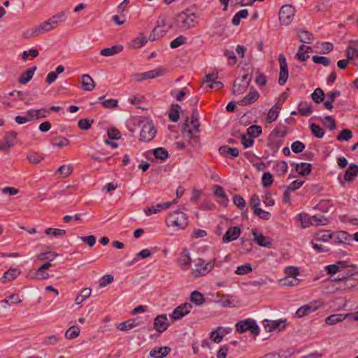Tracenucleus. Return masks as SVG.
<instances>
[{"label": "nucleus", "instance_id": "f257e3e1", "mask_svg": "<svg viewBox=\"0 0 358 358\" xmlns=\"http://www.w3.org/2000/svg\"><path fill=\"white\" fill-rule=\"evenodd\" d=\"M58 24L59 22L57 20H49L44 21L34 28L27 29L24 32H23L22 37L25 39L36 38L41 34L54 29L55 27L58 25Z\"/></svg>", "mask_w": 358, "mask_h": 358}, {"label": "nucleus", "instance_id": "f03ea898", "mask_svg": "<svg viewBox=\"0 0 358 358\" xmlns=\"http://www.w3.org/2000/svg\"><path fill=\"white\" fill-rule=\"evenodd\" d=\"M165 222L168 227L185 229L188 225V217L180 210H175L168 214Z\"/></svg>", "mask_w": 358, "mask_h": 358}, {"label": "nucleus", "instance_id": "7ed1b4c3", "mask_svg": "<svg viewBox=\"0 0 358 358\" xmlns=\"http://www.w3.org/2000/svg\"><path fill=\"white\" fill-rule=\"evenodd\" d=\"M235 329L240 334L249 331L250 334L255 336H258L260 332V329L257 324V322L251 318L238 321L235 324Z\"/></svg>", "mask_w": 358, "mask_h": 358}, {"label": "nucleus", "instance_id": "20e7f679", "mask_svg": "<svg viewBox=\"0 0 358 358\" xmlns=\"http://www.w3.org/2000/svg\"><path fill=\"white\" fill-rule=\"evenodd\" d=\"M195 262V269L193 270L192 273L195 278H198L201 275H205L213 268L216 259L206 263L203 259L199 258Z\"/></svg>", "mask_w": 358, "mask_h": 358}, {"label": "nucleus", "instance_id": "39448f33", "mask_svg": "<svg viewBox=\"0 0 358 358\" xmlns=\"http://www.w3.org/2000/svg\"><path fill=\"white\" fill-rule=\"evenodd\" d=\"M295 8L290 5H283L279 11V20L281 25L288 26L295 15Z\"/></svg>", "mask_w": 358, "mask_h": 358}, {"label": "nucleus", "instance_id": "423d86ee", "mask_svg": "<svg viewBox=\"0 0 358 358\" xmlns=\"http://www.w3.org/2000/svg\"><path fill=\"white\" fill-rule=\"evenodd\" d=\"M157 129L152 122H146L142 127L140 133V141L149 142L156 136Z\"/></svg>", "mask_w": 358, "mask_h": 358}, {"label": "nucleus", "instance_id": "0eeeda50", "mask_svg": "<svg viewBox=\"0 0 358 358\" xmlns=\"http://www.w3.org/2000/svg\"><path fill=\"white\" fill-rule=\"evenodd\" d=\"M195 13L187 14L185 12L179 13L177 16L178 23H180V27L182 30H188L195 26Z\"/></svg>", "mask_w": 358, "mask_h": 358}, {"label": "nucleus", "instance_id": "6e6552de", "mask_svg": "<svg viewBox=\"0 0 358 358\" xmlns=\"http://www.w3.org/2000/svg\"><path fill=\"white\" fill-rule=\"evenodd\" d=\"M189 120L187 118L185 122L183 125L182 134L183 137L188 141L189 144L192 148H196L199 145V136L194 134V131L191 129H187L189 127Z\"/></svg>", "mask_w": 358, "mask_h": 358}, {"label": "nucleus", "instance_id": "1a4fd4ad", "mask_svg": "<svg viewBox=\"0 0 358 358\" xmlns=\"http://www.w3.org/2000/svg\"><path fill=\"white\" fill-rule=\"evenodd\" d=\"M278 60L280 69L278 83L280 85H283L286 83L288 78L287 63L285 55L282 54L278 56Z\"/></svg>", "mask_w": 358, "mask_h": 358}, {"label": "nucleus", "instance_id": "9d476101", "mask_svg": "<svg viewBox=\"0 0 358 358\" xmlns=\"http://www.w3.org/2000/svg\"><path fill=\"white\" fill-rule=\"evenodd\" d=\"M353 275L354 274L350 271L348 273L347 275H343V282L340 286L336 289V290H350L355 287L358 282L354 278H352Z\"/></svg>", "mask_w": 358, "mask_h": 358}, {"label": "nucleus", "instance_id": "9b49d317", "mask_svg": "<svg viewBox=\"0 0 358 358\" xmlns=\"http://www.w3.org/2000/svg\"><path fill=\"white\" fill-rule=\"evenodd\" d=\"M169 325L170 324L168 322L167 315L166 314L157 315L153 323L154 329L159 333L165 331Z\"/></svg>", "mask_w": 358, "mask_h": 358}, {"label": "nucleus", "instance_id": "f8f14e48", "mask_svg": "<svg viewBox=\"0 0 358 358\" xmlns=\"http://www.w3.org/2000/svg\"><path fill=\"white\" fill-rule=\"evenodd\" d=\"M259 97V92L252 87L250 88L249 93L244 98L238 101V104L241 106L251 105L255 103Z\"/></svg>", "mask_w": 358, "mask_h": 358}, {"label": "nucleus", "instance_id": "ddd939ff", "mask_svg": "<svg viewBox=\"0 0 358 358\" xmlns=\"http://www.w3.org/2000/svg\"><path fill=\"white\" fill-rule=\"evenodd\" d=\"M241 232L239 227H230L222 237V242L226 243L236 240Z\"/></svg>", "mask_w": 358, "mask_h": 358}, {"label": "nucleus", "instance_id": "4468645a", "mask_svg": "<svg viewBox=\"0 0 358 358\" xmlns=\"http://www.w3.org/2000/svg\"><path fill=\"white\" fill-rule=\"evenodd\" d=\"M334 242L336 243L349 244L352 240V236L348 232L340 231L336 233H332V238Z\"/></svg>", "mask_w": 358, "mask_h": 358}, {"label": "nucleus", "instance_id": "2eb2a0df", "mask_svg": "<svg viewBox=\"0 0 358 358\" xmlns=\"http://www.w3.org/2000/svg\"><path fill=\"white\" fill-rule=\"evenodd\" d=\"M252 233L254 236V240L257 242V243L259 245L269 248L272 247L273 243L269 237L263 236L261 234H259L256 229H253L252 230Z\"/></svg>", "mask_w": 358, "mask_h": 358}, {"label": "nucleus", "instance_id": "dca6fc26", "mask_svg": "<svg viewBox=\"0 0 358 358\" xmlns=\"http://www.w3.org/2000/svg\"><path fill=\"white\" fill-rule=\"evenodd\" d=\"M21 273V271L18 268H10L6 271L1 278V281L3 284H6L8 282H12L15 280L17 276Z\"/></svg>", "mask_w": 358, "mask_h": 358}, {"label": "nucleus", "instance_id": "f3484780", "mask_svg": "<svg viewBox=\"0 0 358 358\" xmlns=\"http://www.w3.org/2000/svg\"><path fill=\"white\" fill-rule=\"evenodd\" d=\"M358 175V165L356 164H350L348 169L345 171L343 180L345 182H351L354 181L355 177Z\"/></svg>", "mask_w": 358, "mask_h": 358}, {"label": "nucleus", "instance_id": "a211bd4d", "mask_svg": "<svg viewBox=\"0 0 358 358\" xmlns=\"http://www.w3.org/2000/svg\"><path fill=\"white\" fill-rule=\"evenodd\" d=\"M80 83L84 90L91 92L95 88V83L88 74H83L80 78Z\"/></svg>", "mask_w": 358, "mask_h": 358}, {"label": "nucleus", "instance_id": "6ab92c4d", "mask_svg": "<svg viewBox=\"0 0 358 358\" xmlns=\"http://www.w3.org/2000/svg\"><path fill=\"white\" fill-rule=\"evenodd\" d=\"M48 110L45 108H42L39 110H28L26 112V115L29 116V119L30 121L33 120H38L41 118H45L48 117Z\"/></svg>", "mask_w": 358, "mask_h": 358}, {"label": "nucleus", "instance_id": "aec40b11", "mask_svg": "<svg viewBox=\"0 0 358 358\" xmlns=\"http://www.w3.org/2000/svg\"><path fill=\"white\" fill-rule=\"evenodd\" d=\"M297 37L300 42L310 44L314 39L313 34L306 29L296 30Z\"/></svg>", "mask_w": 358, "mask_h": 358}, {"label": "nucleus", "instance_id": "412c9836", "mask_svg": "<svg viewBox=\"0 0 358 358\" xmlns=\"http://www.w3.org/2000/svg\"><path fill=\"white\" fill-rule=\"evenodd\" d=\"M218 151L221 155L224 157L229 155L231 157H237L239 155V151L237 148H232L228 145L220 146Z\"/></svg>", "mask_w": 358, "mask_h": 358}, {"label": "nucleus", "instance_id": "4be33fe9", "mask_svg": "<svg viewBox=\"0 0 358 358\" xmlns=\"http://www.w3.org/2000/svg\"><path fill=\"white\" fill-rule=\"evenodd\" d=\"M37 69V66H34L28 70L24 71L18 78V82L21 84H27L33 78L35 71Z\"/></svg>", "mask_w": 358, "mask_h": 358}, {"label": "nucleus", "instance_id": "5701e85b", "mask_svg": "<svg viewBox=\"0 0 358 358\" xmlns=\"http://www.w3.org/2000/svg\"><path fill=\"white\" fill-rule=\"evenodd\" d=\"M214 194L217 197L220 199L219 203L224 207H226L228 204L229 200L223 187L220 185H215Z\"/></svg>", "mask_w": 358, "mask_h": 358}, {"label": "nucleus", "instance_id": "b1692460", "mask_svg": "<svg viewBox=\"0 0 358 358\" xmlns=\"http://www.w3.org/2000/svg\"><path fill=\"white\" fill-rule=\"evenodd\" d=\"M123 50V46L121 45H115L110 48H106L101 50L100 54L105 57H110L117 55Z\"/></svg>", "mask_w": 358, "mask_h": 358}, {"label": "nucleus", "instance_id": "393cba45", "mask_svg": "<svg viewBox=\"0 0 358 358\" xmlns=\"http://www.w3.org/2000/svg\"><path fill=\"white\" fill-rule=\"evenodd\" d=\"M347 317H349V315L334 314L327 317L325 320V322L327 325H334L338 322H343Z\"/></svg>", "mask_w": 358, "mask_h": 358}, {"label": "nucleus", "instance_id": "a878e982", "mask_svg": "<svg viewBox=\"0 0 358 358\" xmlns=\"http://www.w3.org/2000/svg\"><path fill=\"white\" fill-rule=\"evenodd\" d=\"M170 351L171 348L167 346L159 348L158 349L152 350L150 352V356L154 358H163L166 357Z\"/></svg>", "mask_w": 358, "mask_h": 358}, {"label": "nucleus", "instance_id": "bb28decb", "mask_svg": "<svg viewBox=\"0 0 358 358\" xmlns=\"http://www.w3.org/2000/svg\"><path fill=\"white\" fill-rule=\"evenodd\" d=\"M312 165L309 163L301 162L295 165V170L301 176H308L311 171Z\"/></svg>", "mask_w": 358, "mask_h": 358}, {"label": "nucleus", "instance_id": "cd10ccee", "mask_svg": "<svg viewBox=\"0 0 358 358\" xmlns=\"http://www.w3.org/2000/svg\"><path fill=\"white\" fill-rule=\"evenodd\" d=\"M216 301L222 307L234 306V301L231 299V297L229 295H224L220 293H217Z\"/></svg>", "mask_w": 358, "mask_h": 358}, {"label": "nucleus", "instance_id": "c85d7f7f", "mask_svg": "<svg viewBox=\"0 0 358 358\" xmlns=\"http://www.w3.org/2000/svg\"><path fill=\"white\" fill-rule=\"evenodd\" d=\"M189 300L196 306H201L206 301L203 294L199 292V291H193L191 293Z\"/></svg>", "mask_w": 358, "mask_h": 358}, {"label": "nucleus", "instance_id": "c756f323", "mask_svg": "<svg viewBox=\"0 0 358 358\" xmlns=\"http://www.w3.org/2000/svg\"><path fill=\"white\" fill-rule=\"evenodd\" d=\"M180 106L178 104H172L169 113V119L173 122L178 121L180 117Z\"/></svg>", "mask_w": 358, "mask_h": 358}, {"label": "nucleus", "instance_id": "7c9ffc66", "mask_svg": "<svg viewBox=\"0 0 358 358\" xmlns=\"http://www.w3.org/2000/svg\"><path fill=\"white\" fill-rule=\"evenodd\" d=\"M288 166L287 162L285 161H280L277 162L273 166V171L278 176H283L287 171Z\"/></svg>", "mask_w": 358, "mask_h": 358}, {"label": "nucleus", "instance_id": "2f4dec72", "mask_svg": "<svg viewBox=\"0 0 358 358\" xmlns=\"http://www.w3.org/2000/svg\"><path fill=\"white\" fill-rule=\"evenodd\" d=\"M317 310V307H313L311 306L305 305L300 307L296 312V315L298 317H303L305 315H308L310 313L314 312Z\"/></svg>", "mask_w": 358, "mask_h": 358}, {"label": "nucleus", "instance_id": "473e14b6", "mask_svg": "<svg viewBox=\"0 0 358 358\" xmlns=\"http://www.w3.org/2000/svg\"><path fill=\"white\" fill-rule=\"evenodd\" d=\"M248 16V11L246 9H243L236 13L231 20V24L234 26H238L240 24L241 19H245Z\"/></svg>", "mask_w": 358, "mask_h": 358}, {"label": "nucleus", "instance_id": "72a5a7b5", "mask_svg": "<svg viewBox=\"0 0 358 358\" xmlns=\"http://www.w3.org/2000/svg\"><path fill=\"white\" fill-rule=\"evenodd\" d=\"M190 124L193 127L194 133H199L200 123L199 122V112L196 108L193 109Z\"/></svg>", "mask_w": 358, "mask_h": 358}, {"label": "nucleus", "instance_id": "f704fd0d", "mask_svg": "<svg viewBox=\"0 0 358 358\" xmlns=\"http://www.w3.org/2000/svg\"><path fill=\"white\" fill-rule=\"evenodd\" d=\"M324 92L320 87L316 88L311 94L312 100L316 103H320L324 101Z\"/></svg>", "mask_w": 358, "mask_h": 358}, {"label": "nucleus", "instance_id": "c9c22d12", "mask_svg": "<svg viewBox=\"0 0 358 358\" xmlns=\"http://www.w3.org/2000/svg\"><path fill=\"white\" fill-rule=\"evenodd\" d=\"M315 241L327 242L332 238V233L329 231H320L314 236Z\"/></svg>", "mask_w": 358, "mask_h": 358}, {"label": "nucleus", "instance_id": "e433bc0d", "mask_svg": "<svg viewBox=\"0 0 358 358\" xmlns=\"http://www.w3.org/2000/svg\"><path fill=\"white\" fill-rule=\"evenodd\" d=\"M189 313V310H184V309H182V307L178 306L177 308H176L173 310L171 317L173 320H180L184 316L187 315Z\"/></svg>", "mask_w": 358, "mask_h": 358}, {"label": "nucleus", "instance_id": "4c0bfd02", "mask_svg": "<svg viewBox=\"0 0 358 358\" xmlns=\"http://www.w3.org/2000/svg\"><path fill=\"white\" fill-rule=\"evenodd\" d=\"M262 134V127L258 125H252L247 129V134L250 138L254 139V138L259 136Z\"/></svg>", "mask_w": 358, "mask_h": 358}, {"label": "nucleus", "instance_id": "58836bf2", "mask_svg": "<svg viewBox=\"0 0 358 358\" xmlns=\"http://www.w3.org/2000/svg\"><path fill=\"white\" fill-rule=\"evenodd\" d=\"M153 153L157 159L165 160L169 157V152L163 148H157L153 150Z\"/></svg>", "mask_w": 358, "mask_h": 358}, {"label": "nucleus", "instance_id": "ea45409f", "mask_svg": "<svg viewBox=\"0 0 358 358\" xmlns=\"http://www.w3.org/2000/svg\"><path fill=\"white\" fill-rule=\"evenodd\" d=\"M310 129L312 131V134L317 138H322L324 135V130L321 128V127L319 124L316 123L310 124Z\"/></svg>", "mask_w": 358, "mask_h": 358}, {"label": "nucleus", "instance_id": "a19ab883", "mask_svg": "<svg viewBox=\"0 0 358 358\" xmlns=\"http://www.w3.org/2000/svg\"><path fill=\"white\" fill-rule=\"evenodd\" d=\"M80 329L77 326L71 327L65 333V336L68 339H74L80 334Z\"/></svg>", "mask_w": 358, "mask_h": 358}, {"label": "nucleus", "instance_id": "79ce46f5", "mask_svg": "<svg viewBox=\"0 0 358 358\" xmlns=\"http://www.w3.org/2000/svg\"><path fill=\"white\" fill-rule=\"evenodd\" d=\"M352 138V132L348 129H343L337 136L336 139L338 141H349Z\"/></svg>", "mask_w": 358, "mask_h": 358}, {"label": "nucleus", "instance_id": "37998d69", "mask_svg": "<svg viewBox=\"0 0 358 358\" xmlns=\"http://www.w3.org/2000/svg\"><path fill=\"white\" fill-rule=\"evenodd\" d=\"M310 219L313 220V224L317 226L326 225L328 224V220L323 215H313L310 216Z\"/></svg>", "mask_w": 358, "mask_h": 358}, {"label": "nucleus", "instance_id": "c03bdc74", "mask_svg": "<svg viewBox=\"0 0 358 358\" xmlns=\"http://www.w3.org/2000/svg\"><path fill=\"white\" fill-rule=\"evenodd\" d=\"M151 255L150 250L148 249H143L136 255V257L133 259L131 263L128 264V266L131 265L133 263L136 262L139 260V258L145 259Z\"/></svg>", "mask_w": 358, "mask_h": 358}, {"label": "nucleus", "instance_id": "a18cd8bd", "mask_svg": "<svg viewBox=\"0 0 358 358\" xmlns=\"http://www.w3.org/2000/svg\"><path fill=\"white\" fill-rule=\"evenodd\" d=\"M278 114L279 111H278V107H272L267 114L266 118V122L271 123L274 122L277 119Z\"/></svg>", "mask_w": 358, "mask_h": 358}, {"label": "nucleus", "instance_id": "49530a36", "mask_svg": "<svg viewBox=\"0 0 358 358\" xmlns=\"http://www.w3.org/2000/svg\"><path fill=\"white\" fill-rule=\"evenodd\" d=\"M252 268L250 264H245L237 267L235 273L237 275H246L252 272Z\"/></svg>", "mask_w": 358, "mask_h": 358}, {"label": "nucleus", "instance_id": "de8ad7c7", "mask_svg": "<svg viewBox=\"0 0 358 358\" xmlns=\"http://www.w3.org/2000/svg\"><path fill=\"white\" fill-rule=\"evenodd\" d=\"M248 87V82H247V83H243L242 85L240 84V85H237L235 81L234 83V86H233L232 93L234 94H238V95L242 94L245 92V90H247Z\"/></svg>", "mask_w": 358, "mask_h": 358}, {"label": "nucleus", "instance_id": "09e8293b", "mask_svg": "<svg viewBox=\"0 0 358 358\" xmlns=\"http://www.w3.org/2000/svg\"><path fill=\"white\" fill-rule=\"evenodd\" d=\"M273 182V177L269 172H265L262 175V183L264 187H270Z\"/></svg>", "mask_w": 358, "mask_h": 358}, {"label": "nucleus", "instance_id": "8fccbe9b", "mask_svg": "<svg viewBox=\"0 0 358 358\" xmlns=\"http://www.w3.org/2000/svg\"><path fill=\"white\" fill-rule=\"evenodd\" d=\"M185 43H187V38L180 35L170 43V46L174 49Z\"/></svg>", "mask_w": 358, "mask_h": 358}, {"label": "nucleus", "instance_id": "3c124183", "mask_svg": "<svg viewBox=\"0 0 358 358\" xmlns=\"http://www.w3.org/2000/svg\"><path fill=\"white\" fill-rule=\"evenodd\" d=\"M312 59L314 63L322 64L325 66H328L331 64L330 59L326 57L314 55L313 56Z\"/></svg>", "mask_w": 358, "mask_h": 358}, {"label": "nucleus", "instance_id": "603ef678", "mask_svg": "<svg viewBox=\"0 0 358 358\" xmlns=\"http://www.w3.org/2000/svg\"><path fill=\"white\" fill-rule=\"evenodd\" d=\"M254 214L264 220H268L271 217L269 212L264 210L259 207L254 209Z\"/></svg>", "mask_w": 358, "mask_h": 358}, {"label": "nucleus", "instance_id": "864d4df0", "mask_svg": "<svg viewBox=\"0 0 358 358\" xmlns=\"http://www.w3.org/2000/svg\"><path fill=\"white\" fill-rule=\"evenodd\" d=\"M179 262L181 265L185 266H189L192 262V259L189 257V252L186 250L181 255Z\"/></svg>", "mask_w": 358, "mask_h": 358}, {"label": "nucleus", "instance_id": "5fc2aeb1", "mask_svg": "<svg viewBox=\"0 0 358 358\" xmlns=\"http://www.w3.org/2000/svg\"><path fill=\"white\" fill-rule=\"evenodd\" d=\"M58 256L57 253L52 252H42L38 255L37 258L39 260H48V261H52L55 259L56 257Z\"/></svg>", "mask_w": 358, "mask_h": 358}, {"label": "nucleus", "instance_id": "6e6d98bb", "mask_svg": "<svg viewBox=\"0 0 358 358\" xmlns=\"http://www.w3.org/2000/svg\"><path fill=\"white\" fill-rule=\"evenodd\" d=\"M47 235H53L54 236H63L66 234V231L64 229L47 228L45 230Z\"/></svg>", "mask_w": 358, "mask_h": 358}, {"label": "nucleus", "instance_id": "4d7b16f0", "mask_svg": "<svg viewBox=\"0 0 358 358\" xmlns=\"http://www.w3.org/2000/svg\"><path fill=\"white\" fill-rule=\"evenodd\" d=\"M93 122L94 120H90L87 119H80L78 120V126L80 129L87 131L91 128Z\"/></svg>", "mask_w": 358, "mask_h": 358}, {"label": "nucleus", "instance_id": "13d9d810", "mask_svg": "<svg viewBox=\"0 0 358 358\" xmlns=\"http://www.w3.org/2000/svg\"><path fill=\"white\" fill-rule=\"evenodd\" d=\"M221 329L222 327H218L216 330L210 333V339L217 343H220L224 337V334L220 332Z\"/></svg>", "mask_w": 358, "mask_h": 358}, {"label": "nucleus", "instance_id": "bf43d9fd", "mask_svg": "<svg viewBox=\"0 0 358 358\" xmlns=\"http://www.w3.org/2000/svg\"><path fill=\"white\" fill-rule=\"evenodd\" d=\"M73 171V167L71 165H63L61 166L58 169L57 172L59 173L64 177H68L71 174Z\"/></svg>", "mask_w": 358, "mask_h": 358}, {"label": "nucleus", "instance_id": "052dcab7", "mask_svg": "<svg viewBox=\"0 0 358 358\" xmlns=\"http://www.w3.org/2000/svg\"><path fill=\"white\" fill-rule=\"evenodd\" d=\"M69 140L66 138L59 136H58L53 143V145L58 148H62L69 145Z\"/></svg>", "mask_w": 358, "mask_h": 358}, {"label": "nucleus", "instance_id": "680f3d73", "mask_svg": "<svg viewBox=\"0 0 358 358\" xmlns=\"http://www.w3.org/2000/svg\"><path fill=\"white\" fill-rule=\"evenodd\" d=\"M134 322L131 321V320H128L127 321H124L123 322L120 323L117 328L120 331H128L134 328Z\"/></svg>", "mask_w": 358, "mask_h": 358}, {"label": "nucleus", "instance_id": "e2e57ef3", "mask_svg": "<svg viewBox=\"0 0 358 358\" xmlns=\"http://www.w3.org/2000/svg\"><path fill=\"white\" fill-rule=\"evenodd\" d=\"M305 145L299 141H296L292 143L291 148L294 153H301L305 149Z\"/></svg>", "mask_w": 358, "mask_h": 358}, {"label": "nucleus", "instance_id": "0e129e2a", "mask_svg": "<svg viewBox=\"0 0 358 358\" xmlns=\"http://www.w3.org/2000/svg\"><path fill=\"white\" fill-rule=\"evenodd\" d=\"M108 136L109 139L118 140L121 138V134L116 128L110 127L108 129Z\"/></svg>", "mask_w": 358, "mask_h": 358}, {"label": "nucleus", "instance_id": "69168bd1", "mask_svg": "<svg viewBox=\"0 0 358 358\" xmlns=\"http://www.w3.org/2000/svg\"><path fill=\"white\" fill-rule=\"evenodd\" d=\"M233 202L241 210L245 208V199L238 194L234 196Z\"/></svg>", "mask_w": 358, "mask_h": 358}, {"label": "nucleus", "instance_id": "338daca9", "mask_svg": "<svg viewBox=\"0 0 358 358\" xmlns=\"http://www.w3.org/2000/svg\"><path fill=\"white\" fill-rule=\"evenodd\" d=\"M114 280V278L110 274L104 275L99 280V286L101 287L107 286L108 284L111 283Z\"/></svg>", "mask_w": 358, "mask_h": 358}, {"label": "nucleus", "instance_id": "774afa93", "mask_svg": "<svg viewBox=\"0 0 358 358\" xmlns=\"http://www.w3.org/2000/svg\"><path fill=\"white\" fill-rule=\"evenodd\" d=\"M224 55L229 59V65L233 66L236 64L237 58L233 51L229 50H226L224 52Z\"/></svg>", "mask_w": 358, "mask_h": 358}]
</instances>
